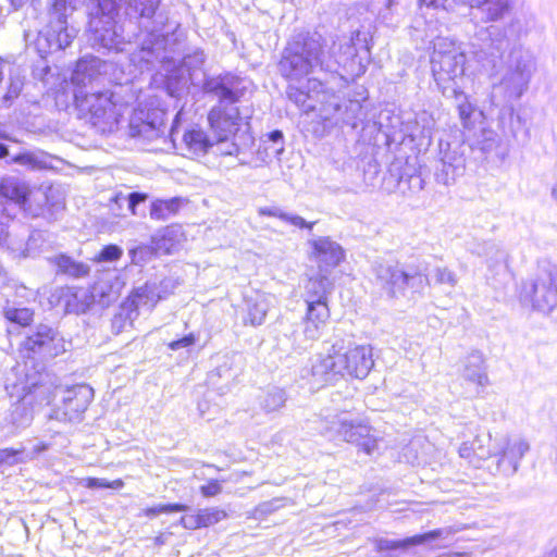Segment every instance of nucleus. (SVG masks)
I'll use <instances>...</instances> for the list:
<instances>
[{"label": "nucleus", "instance_id": "f257e3e1", "mask_svg": "<svg viewBox=\"0 0 557 557\" xmlns=\"http://www.w3.org/2000/svg\"><path fill=\"white\" fill-rule=\"evenodd\" d=\"M249 84L247 79L231 73L213 76L203 83V91L220 101V106L209 112L208 121L216 135L218 150L222 154L232 156L238 152L237 144H227L231 136H236L243 121L238 108L232 104L245 96Z\"/></svg>", "mask_w": 557, "mask_h": 557}, {"label": "nucleus", "instance_id": "f03ea898", "mask_svg": "<svg viewBox=\"0 0 557 557\" xmlns=\"http://www.w3.org/2000/svg\"><path fill=\"white\" fill-rule=\"evenodd\" d=\"M374 366L370 345L357 344L351 335L335 333L325 355L312 361L311 374L319 383H334L345 376L363 380Z\"/></svg>", "mask_w": 557, "mask_h": 557}, {"label": "nucleus", "instance_id": "7ed1b4c3", "mask_svg": "<svg viewBox=\"0 0 557 557\" xmlns=\"http://www.w3.org/2000/svg\"><path fill=\"white\" fill-rule=\"evenodd\" d=\"M127 14L139 20L137 35L138 49L132 53L134 62L141 71L149 70L156 63L168 62L163 28L168 16L159 11L161 0H125Z\"/></svg>", "mask_w": 557, "mask_h": 557}, {"label": "nucleus", "instance_id": "20e7f679", "mask_svg": "<svg viewBox=\"0 0 557 557\" xmlns=\"http://www.w3.org/2000/svg\"><path fill=\"white\" fill-rule=\"evenodd\" d=\"M535 71L536 60L533 52L521 45L515 46L510 50L505 70L498 81L493 83L490 96L493 106H503L502 115H513V107L508 103L524 95Z\"/></svg>", "mask_w": 557, "mask_h": 557}, {"label": "nucleus", "instance_id": "39448f33", "mask_svg": "<svg viewBox=\"0 0 557 557\" xmlns=\"http://www.w3.org/2000/svg\"><path fill=\"white\" fill-rule=\"evenodd\" d=\"M336 62L324 51V39L314 33L288 44L278 63L280 73L290 82H299L315 69L332 72Z\"/></svg>", "mask_w": 557, "mask_h": 557}, {"label": "nucleus", "instance_id": "423d86ee", "mask_svg": "<svg viewBox=\"0 0 557 557\" xmlns=\"http://www.w3.org/2000/svg\"><path fill=\"white\" fill-rule=\"evenodd\" d=\"M125 87L75 94L79 112L101 133L112 132L117 126L125 108L133 100L132 95L124 94Z\"/></svg>", "mask_w": 557, "mask_h": 557}, {"label": "nucleus", "instance_id": "0eeeda50", "mask_svg": "<svg viewBox=\"0 0 557 557\" xmlns=\"http://www.w3.org/2000/svg\"><path fill=\"white\" fill-rule=\"evenodd\" d=\"M466 55L453 41L438 38L431 55L434 79L444 96H457V79L465 73Z\"/></svg>", "mask_w": 557, "mask_h": 557}, {"label": "nucleus", "instance_id": "6e6552de", "mask_svg": "<svg viewBox=\"0 0 557 557\" xmlns=\"http://www.w3.org/2000/svg\"><path fill=\"white\" fill-rule=\"evenodd\" d=\"M376 284L388 298L405 296L407 288L420 293L429 284L428 275L413 268L403 269L398 264L376 263L374 265Z\"/></svg>", "mask_w": 557, "mask_h": 557}, {"label": "nucleus", "instance_id": "1a4fd4ad", "mask_svg": "<svg viewBox=\"0 0 557 557\" xmlns=\"http://www.w3.org/2000/svg\"><path fill=\"white\" fill-rule=\"evenodd\" d=\"M327 433L332 436L356 444L367 454L377 448L379 436L368 423L359 418H350L347 413H339L326 421Z\"/></svg>", "mask_w": 557, "mask_h": 557}, {"label": "nucleus", "instance_id": "9d476101", "mask_svg": "<svg viewBox=\"0 0 557 557\" xmlns=\"http://www.w3.org/2000/svg\"><path fill=\"white\" fill-rule=\"evenodd\" d=\"M121 0H97L95 11L90 12L89 30L92 33L95 44L103 48L113 49L122 41L116 30L114 16Z\"/></svg>", "mask_w": 557, "mask_h": 557}, {"label": "nucleus", "instance_id": "9b49d317", "mask_svg": "<svg viewBox=\"0 0 557 557\" xmlns=\"http://www.w3.org/2000/svg\"><path fill=\"white\" fill-rule=\"evenodd\" d=\"M524 297H529L534 309L549 313L557 308V265L543 267L534 281L523 289Z\"/></svg>", "mask_w": 557, "mask_h": 557}, {"label": "nucleus", "instance_id": "f8f14e48", "mask_svg": "<svg viewBox=\"0 0 557 557\" xmlns=\"http://www.w3.org/2000/svg\"><path fill=\"white\" fill-rule=\"evenodd\" d=\"M116 296L117 293L113 292L112 286H107L104 282H97L90 290L77 287L62 288L59 302L66 312L79 314L86 312L97 297L102 305H108Z\"/></svg>", "mask_w": 557, "mask_h": 557}, {"label": "nucleus", "instance_id": "ddd939ff", "mask_svg": "<svg viewBox=\"0 0 557 557\" xmlns=\"http://www.w3.org/2000/svg\"><path fill=\"white\" fill-rule=\"evenodd\" d=\"M94 399V389L87 384H77L64 391L62 405L52 410L50 418L63 422H79Z\"/></svg>", "mask_w": 557, "mask_h": 557}, {"label": "nucleus", "instance_id": "4468645a", "mask_svg": "<svg viewBox=\"0 0 557 557\" xmlns=\"http://www.w3.org/2000/svg\"><path fill=\"white\" fill-rule=\"evenodd\" d=\"M530 450V444L527 440L513 436H502L497 441L495 456H498L497 469L505 475L515 474L520 466V461Z\"/></svg>", "mask_w": 557, "mask_h": 557}, {"label": "nucleus", "instance_id": "2eb2a0df", "mask_svg": "<svg viewBox=\"0 0 557 557\" xmlns=\"http://www.w3.org/2000/svg\"><path fill=\"white\" fill-rule=\"evenodd\" d=\"M23 347L29 352L48 358L57 357L66 350L63 337L55 330L44 324L37 326L36 332L26 337Z\"/></svg>", "mask_w": 557, "mask_h": 557}, {"label": "nucleus", "instance_id": "dca6fc26", "mask_svg": "<svg viewBox=\"0 0 557 557\" xmlns=\"http://www.w3.org/2000/svg\"><path fill=\"white\" fill-rule=\"evenodd\" d=\"M312 256L321 273H331L345 259L343 247L330 237H319L309 242Z\"/></svg>", "mask_w": 557, "mask_h": 557}, {"label": "nucleus", "instance_id": "f3484780", "mask_svg": "<svg viewBox=\"0 0 557 557\" xmlns=\"http://www.w3.org/2000/svg\"><path fill=\"white\" fill-rule=\"evenodd\" d=\"M442 158L440 164L436 168L435 178L440 184L451 185L455 183L457 177L461 176L466 169V159L461 151L457 148H451L449 144H446V148H443L441 144Z\"/></svg>", "mask_w": 557, "mask_h": 557}, {"label": "nucleus", "instance_id": "a211bd4d", "mask_svg": "<svg viewBox=\"0 0 557 557\" xmlns=\"http://www.w3.org/2000/svg\"><path fill=\"white\" fill-rule=\"evenodd\" d=\"M140 115H135L129 123V133L133 137L143 138L147 141H153L165 132L164 116L165 113L161 110H152L146 113L145 119Z\"/></svg>", "mask_w": 557, "mask_h": 557}, {"label": "nucleus", "instance_id": "6ab92c4d", "mask_svg": "<svg viewBox=\"0 0 557 557\" xmlns=\"http://www.w3.org/2000/svg\"><path fill=\"white\" fill-rule=\"evenodd\" d=\"M84 0H53L52 14L55 20H52V26L55 33L60 36L61 48L65 49L71 45L73 39L77 35V30L74 27L67 25V10H74L78 4L83 3Z\"/></svg>", "mask_w": 557, "mask_h": 557}, {"label": "nucleus", "instance_id": "aec40b11", "mask_svg": "<svg viewBox=\"0 0 557 557\" xmlns=\"http://www.w3.org/2000/svg\"><path fill=\"white\" fill-rule=\"evenodd\" d=\"M307 304V312L304 319V335L307 341H317L330 318V309L326 301H311Z\"/></svg>", "mask_w": 557, "mask_h": 557}, {"label": "nucleus", "instance_id": "412c9836", "mask_svg": "<svg viewBox=\"0 0 557 557\" xmlns=\"http://www.w3.org/2000/svg\"><path fill=\"white\" fill-rule=\"evenodd\" d=\"M461 375L467 382L476 386V396L481 395L484 388L490 385L484 356L481 351L473 350L466 357Z\"/></svg>", "mask_w": 557, "mask_h": 557}, {"label": "nucleus", "instance_id": "4be33fe9", "mask_svg": "<svg viewBox=\"0 0 557 557\" xmlns=\"http://www.w3.org/2000/svg\"><path fill=\"white\" fill-rule=\"evenodd\" d=\"M450 534L448 529H436L423 534L413 535L401 541H392L387 539L375 540V549L379 553L406 549L410 546L421 545L426 542L435 541L441 537H447Z\"/></svg>", "mask_w": 557, "mask_h": 557}, {"label": "nucleus", "instance_id": "5701e85b", "mask_svg": "<svg viewBox=\"0 0 557 557\" xmlns=\"http://www.w3.org/2000/svg\"><path fill=\"white\" fill-rule=\"evenodd\" d=\"M323 91V84L315 78L308 79L306 89L288 86V98L302 111L309 112L317 109L318 98Z\"/></svg>", "mask_w": 557, "mask_h": 557}, {"label": "nucleus", "instance_id": "b1692460", "mask_svg": "<svg viewBox=\"0 0 557 557\" xmlns=\"http://www.w3.org/2000/svg\"><path fill=\"white\" fill-rule=\"evenodd\" d=\"M274 296L265 293H255V295L246 298V317L245 324L252 326L261 325L267 317L268 311L273 306Z\"/></svg>", "mask_w": 557, "mask_h": 557}, {"label": "nucleus", "instance_id": "393cba45", "mask_svg": "<svg viewBox=\"0 0 557 557\" xmlns=\"http://www.w3.org/2000/svg\"><path fill=\"white\" fill-rule=\"evenodd\" d=\"M213 146V141L205 131L191 128L184 133L181 147L182 153L190 158L202 157Z\"/></svg>", "mask_w": 557, "mask_h": 557}, {"label": "nucleus", "instance_id": "a878e982", "mask_svg": "<svg viewBox=\"0 0 557 557\" xmlns=\"http://www.w3.org/2000/svg\"><path fill=\"white\" fill-rule=\"evenodd\" d=\"M334 110L333 119L335 122L349 125L352 128H357L367 117L363 106L359 100H348L343 104L336 103Z\"/></svg>", "mask_w": 557, "mask_h": 557}, {"label": "nucleus", "instance_id": "bb28decb", "mask_svg": "<svg viewBox=\"0 0 557 557\" xmlns=\"http://www.w3.org/2000/svg\"><path fill=\"white\" fill-rule=\"evenodd\" d=\"M478 39L483 41L481 52L485 57H498L506 47V37L498 26L491 25L478 33Z\"/></svg>", "mask_w": 557, "mask_h": 557}, {"label": "nucleus", "instance_id": "cd10ccee", "mask_svg": "<svg viewBox=\"0 0 557 557\" xmlns=\"http://www.w3.org/2000/svg\"><path fill=\"white\" fill-rule=\"evenodd\" d=\"M27 186L16 177H3L0 182V196L12 201L8 207L15 213L27 197Z\"/></svg>", "mask_w": 557, "mask_h": 557}, {"label": "nucleus", "instance_id": "c85d7f7f", "mask_svg": "<svg viewBox=\"0 0 557 557\" xmlns=\"http://www.w3.org/2000/svg\"><path fill=\"white\" fill-rule=\"evenodd\" d=\"M182 232L178 226L171 225L160 230L152 236V245L156 253L170 255L173 253L181 244Z\"/></svg>", "mask_w": 557, "mask_h": 557}, {"label": "nucleus", "instance_id": "c756f323", "mask_svg": "<svg viewBox=\"0 0 557 557\" xmlns=\"http://www.w3.org/2000/svg\"><path fill=\"white\" fill-rule=\"evenodd\" d=\"M55 158L42 150L24 151L11 158V163L28 170H49L53 168Z\"/></svg>", "mask_w": 557, "mask_h": 557}, {"label": "nucleus", "instance_id": "7c9ffc66", "mask_svg": "<svg viewBox=\"0 0 557 557\" xmlns=\"http://www.w3.org/2000/svg\"><path fill=\"white\" fill-rule=\"evenodd\" d=\"M206 54L201 49H195L187 53L182 60V67L187 72L191 84L197 85L200 82L202 84L210 77H205L203 65L206 62Z\"/></svg>", "mask_w": 557, "mask_h": 557}, {"label": "nucleus", "instance_id": "2f4dec72", "mask_svg": "<svg viewBox=\"0 0 557 557\" xmlns=\"http://www.w3.org/2000/svg\"><path fill=\"white\" fill-rule=\"evenodd\" d=\"M330 273H321L319 271L318 275L314 277H310L305 285V301H326L327 294L332 288V282L329 278Z\"/></svg>", "mask_w": 557, "mask_h": 557}, {"label": "nucleus", "instance_id": "473e14b6", "mask_svg": "<svg viewBox=\"0 0 557 557\" xmlns=\"http://www.w3.org/2000/svg\"><path fill=\"white\" fill-rule=\"evenodd\" d=\"M515 3V0H484L478 10L483 22H497L511 12Z\"/></svg>", "mask_w": 557, "mask_h": 557}, {"label": "nucleus", "instance_id": "72a5a7b5", "mask_svg": "<svg viewBox=\"0 0 557 557\" xmlns=\"http://www.w3.org/2000/svg\"><path fill=\"white\" fill-rule=\"evenodd\" d=\"M101 61L97 58L81 59L72 75V82L76 85L86 86L95 79L96 71L99 69Z\"/></svg>", "mask_w": 557, "mask_h": 557}, {"label": "nucleus", "instance_id": "f704fd0d", "mask_svg": "<svg viewBox=\"0 0 557 557\" xmlns=\"http://www.w3.org/2000/svg\"><path fill=\"white\" fill-rule=\"evenodd\" d=\"M181 207L182 199L178 197L166 200L157 199L150 206V218L152 220L165 221L177 214Z\"/></svg>", "mask_w": 557, "mask_h": 557}, {"label": "nucleus", "instance_id": "c9c22d12", "mask_svg": "<svg viewBox=\"0 0 557 557\" xmlns=\"http://www.w3.org/2000/svg\"><path fill=\"white\" fill-rule=\"evenodd\" d=\"M53 263L57 265L59 272L75 278L85 277L90 271V268L87 264L77 262L65 255L55 256L53 258Z\"/></svg>", "mask_w": 557, "mask_h": 557}, {"label": "nucleus", "instance_id": "e433bc0d", "mask_svg": "<svg viewBox=\"0 0 557 557\" xmlns=\"http://www.w3.org/2000/svg\"><path fill=\"white\" fill-rule=\"evenodd\" d=\"M485 256L490 270L498 271L507 268V252L494 243H484L482 249L476 252Z\"/></svg>", "mask_w": 557, "mask_h": 557}, {"label": "nucleus", "instance_id": "4c0bfd02", "mask_svg": "<svg viewBox=\"0 0 557 557\" xmlns=\"http://www.w3.org/2000/svg\"><path fill=\"white\" fill-rule=\"evenodd\" d=\"M417 128L411 133L413 140H419L420 145H430L432 141L435 121L426 112H422L417 116Z\"/></svg>", "mask_w": 557, "mask_h": 557}, {"label": "nucleus", "instance_id": "58836bf2", "mask_svg": "<svg viewBox=\"0 0 557 557\" xmlns=\"http://www.w3.org/2000/svg\"><path fill=\"white\" fill-rule=\"evenodd\" d=\"M287 396L284 389L278 387H271L260 397V407L267 412H275L285 406Z\"/></svg>", "mask_w": 557, "mask_h": 557}, {"label": "nucleus", "instance_id": "ea45409f", "mask_svg": "<svg viewBox=\"0 0 557 557\" xmlns=\"http://www.w3.org/2000/svg\"><path fill=\"white\" fill-rule=\"evenodd\" d=\"M260 215H268V216H275L281 219L284 222H287L294 226H297L299 228H309L312 230L314 223L307 222L304 218L296 215V214H289L284 211H282L277 207L272 208H260L259 209Z\"/></svg>", "mask_w": 557, "mask_h": 557}, {"label": "nucleus", "instance_id": "a19ab883", "mask_svg": "<svg viewBox=\"0 0 557 557\" xmlns=\"http://www.w3.org/2000/svg\"><path fill=\"white\" fill-rule=\"evenodd\" d=\"M498 438L494 440L492 444V436L490 433L485 435H476L473 440L472 449L473 454L478 456L480 459H487L492 456H495L497 448Z\"/></svg>", "mask_w": 557, "mask_h": 557}, {"label": "nucleus", "instance_id": "79ce46f5", "mask_svg": "<svg viewBox=\"0 0 557 557\" xmlns=\"http://www.w3.org/2000/svg\"><path fill=\"white\" fill-rule=\"evenodd\" d=\"M58 36L59 35L55 33L52 23L50 22L47 29L45 32L39 33L37 39L39 50L48 52H55L62 50L61 41Z\"/></svg>", "mask_w": 557, "mask_h": 557}, {"label": "nucleus", "instance_id": "37998d69", "mask_svg": "<svg viewBox=\"0 0 557 557\" xmlns=\"http://www.w3.org/2000/svg\"><path fill=\"white\" fill-rule=\"evenodd\" d=\"M499 143L500 138L494 131L482 129L480 137L474 143V148L480 149L485 154H490L497 150Z\"/></svg>", "mask_w": 557, "mask_h": 557}, {"label": "nucleus", "instance_id": "c03bdc74", "mask_svg": "<svg viewBox=\"0 0 557 557\" xmlns=\"http://www.w3.org/2000/svg\"><path fill=\"white\" fill-rule=\"evenodd\" d=\"M4 317L10 321L21 326L29 325L33 321V311L28 308H15L12 306L4 307Z\"/></svg>", "mask_w": 557, "mask_h": 557}, {"label": "nucleus", "instance_id": "a18cd8bd", "mask_svg": "<svg viewBox=\"0 0 557 557\" xmlns=\"http://www.w3.org/2000/svg\"><path fill=\"white\" fill-rule=\"evenodd\" d=\"M24 86V76L20 72H12L9 76V85L2 98L5 106H10L16 99Z\"/></svg>", "mask_w": 557, "mask_h": 557}, {"label": "nucleus", "instance_id": "49530a36", "mask_svg": "<svg viewBox=\"0 0 557 557\" xmlns=\"http://www.w3.org/2000/svg\"><path fill=\"white\" fill-rule=\"evenodd\" d=\"M46 243L45 234L41 231H34L28 235L27 242L21 253L23 257H34L40 252Z\"/></svg>", "mask_w": 557, "mask_h": 557}, {"label": "nucleus", "instance_id": "de8ad7c7", "mask_svg": "<svg viewBox=\"0 0 557 557\" xmlns=\"http://www.w3.org/2000/svg\"><path fill=\"white\" fill-rule=\"evenodd\" d=\"M32 420V412L26 407L25 403L16 404L10 413V421L15 429L27 426Z\"/></svg>", "mask_w": 557, "mask_h": 557}, {"label": "nucleus", "instance_id": "09e8293b", "mask_svg": "<svg viewBox=\"0 0 557 557\" xmlns=\"http://www.w3.org/2000/svg\"><path fill=\"white\" fill-rule=\"evenodd\" d=\"M535 24V16L533 14H520L512 18L510 28L518 37L525 36Z\"/></svg>", "mask_w": 557, "mask_h": 557}, {"label": "nucleus", "instance_id": "8fccbe9b", "mask_svg": "<svg viewBox=\"0 0 557 557\" xmlns=\"http://www.w3.org/2000/svg\"><path fill=\"white\" fill-rule=\"evenodd\" d=\"M203 528L213 525L227 518L225 510L218 507H209L198 510Z\"/></svg>", "mask_w": 557, "mask_h": 557}, {"label": "nucleus", "instance_id": "3c124183", "mask_svg": "<svg viewBox=\"0 0 557 557\" xmlns=\"http://www.w3.org/2000/svg\"><path fill=\"white\" fill-rule=\"evenodd\" d=\"M147 196L140 193H131L128 195L119 194L114 198V202L122 208L124 205L132 214H136V207L146 200Z\"/></svg>", "mask_w": 557, "mask_h": 557}, {"label": "nucleus", "instance_id": "603ef678", "mask_svg": "<svg viewBox=\"0 0 557 557\" xmlns=\"http://www.w3.org/2000/svg\"><path fill=\"white\" fill-rule=\"evenodd\" d=\"M156 253L154 246H138L129 250L132 263L141 265L148 262Z\"/></svg>", "mask_w": 557, "mask_h": 557}, {"label": "nucleus", "instance_id": "864d4df0", "mask_svg": "<svg viewBox=\"0 0 557 557\" xmlns=\"http://www.w3.org/2000/svg\"><path fill=\"white\" fill-rule=\"evenodd\" d=\"M187 509H188V506L183 505V504L158 505L154 507L147 508L145 510V516L149 517V518H153L161 513L181 512V511H186Z\"/></svg>", "mask_w": 557, "mask_h": 557}, {"label": "nucleus", "instance_id": "5fc2aeb1", "mask_svg": "<svg viewBox=\"0 0 557 557\" xmlns=\"http://www.w3.org/2000/svg\"><path fill=\"white\" fill-rule=\"evenodd\" d=\"M433 277L436 284L447 285L450 288L458 283L457 274L447 268H436Z\"/></svg>", "mask_w": 557, "mask_h": 557}, {"label": "nucleus", "instance_id": "6e6d98bb", "mask_svg": "<svg viewBox=\"0 0 557 557\" xmlns=\"http://www.w3.org/2000/svg\"><path fill=\"white\" fill-rule=\"evenodd\" d=\"M13 215L14 212L0 200V244L9 236L8 226Z\"/></svg>", "mask_w": 557, "mask_h": 557}, {"label": "nucleus", "instance_id": "4d7b16f0", "mask_svg": "<svg viewBox=\"0 0 557 557\" xmlns=\"http://www.w3.org/2000/svg\"><path fill=\"white\" fill-rule=\"evenodd\" d=\"M268 140L273 145L271 147H267L265 150L271 149L272 153L275 156H280L284 151V136L283 133L278 129H275L267 135Z\"/></svg>", "mask_w": 557, "mask_h": 557}, {"label": "nucleus", "instance_id": "13d9d810", "mask_svg": "<svg viewBox=\"0 0 557 557\" xmlns=\"http://www.w3.org/2000/svg\"><path fill=\"white\" fill-rule=\"evenodd\" d=\"M281 506H282L281 499H272V500H269V502H264V503L259 504L255 508V513L253 515H255L256 518L265 517L268 515L273 513Z\"/></svg>", "mask_w": 557, "mask_h": 557}, {"label": "nucleus", "instance_id": "bf43d9fd", "mask_svg": "<svg viewBox=\"0 0 557 557\" xmlns=\"http://www.w3.org/2000/svg\"><path fill=\"white\" fill-rule=\"evenodd\" d=\"M123 250L116 245L103 247L98 256L99 261H115L121 258Z\"/></svg>", "mask_w": 557, "mask_h": 557}, {"label": "nucleus", "instance_id": "052dcab7", "mask_svg": "<svg viewBox=\"0 0 557 557\" xmlns=\"http://www.w3.org/2000/svg\"><path fill=\"white\" fill-rule=\"evenodd\" d=\"M222 482H224V480H209L207 484L200 486L201 495L207 498L219 495L222 492Z\"/></svg>", "mask_w": 557, "mask_h": 557}, {"label": "nucleus", "instance_id": "680f3d73", "mask_svg": "<svg viewBox=\"0 0 557 557\" xmlns=\"http://www.w3.org/2000/svg\"><path fill=\"white\" fill-rule=\"evenodd\" d=\"M428 8L454 11L458 7V0H420Z\"/></svg>", "mask_w": 557, "mask_h": 557}, {"label": "nucleus", "instance_id": "e2e57ef3", "mask_svg": "<svg viewBox=\"0 0 557 557\" xmlns=\"http://www.w3.org/2000/svg\"><path fill=\"white\" fill-rule=\"evenodd\" d=\"M22 450L13 448L0 449V463L14 465L18 462V456Z\"/></svg>", "mask_w": 557, "mask_h": 557}, {"label": "nucleus", "instance_id": "0e129e2a", "mask_svg": "<svg viewBox=\"0 0 557 557\" xmlns=\"http://www.w3.org/2000/svg\"><path fill=\"white\" fill-rule=\"evenodd\" d=\"M181 525L188 530H196L203 528L202 522L200 520L199 512L197 511L195 515L184 516L180 520Z\"/></svg>", "mask_w": 557, "mask_h": 557}, {"label": "nucleus", "instance_id": "69168bd1", "mask_svg": "<svg viewBox=\"0 0 557 557\" xmlns=\"http://www.w3.org/2000/svg\"><path fill=\"white\" fill-rule=\"evenodd\" d=\"M196 342V337L194 334H188V335H185L184 337L177 339V341H173L169 344V348L172 349V350H178V349H182V348H187V347H190L195 344Z\"/></svg>", "mask_w": 557, "mask_h": 557}, {"label": "nucleus", "instance_id": "338daca9", "mask_svg": "<svg viewBox=\"0 0 557 557\" xmlns=\"http://www.w3.org/2000/svg\"><path fill=\"white\" fill-rule=\"evenodd\" d=\"M458 111L460 119L463 121L465 124H467L468 120L470 119L472 114V107L469 102L465 101L458 104Z\"/></svg>", "mask_w": 557, "mask_h": 557}, {"label": "nucleus", "instance_id": "774afa93", "mask_svg": "<svg viewBox=\"0 0 557 557\" xmlns=\"http://www.w3.org/2000/svg\"><path fill=\"white\" fill-rule=\"evenodd\" d=\"M86 486L88 488H108L109 481L106 479L88 478Z\"/></svg>", "mask_w": 557, "mask_h": 557}]
</instances>
